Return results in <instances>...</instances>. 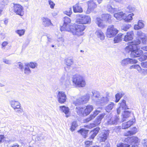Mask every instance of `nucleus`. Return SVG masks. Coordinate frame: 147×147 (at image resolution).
Listing matches in <instances>:
<instances>
[{
	"label": "nucleus",
	"mask_w": 147,
	"mask_h": 147,
	"mask_svg": "<svg viewBox=\"0 0 147 147\" xmlns=\"http://www.w3.org/2000/svg\"><path fill=\"white\" fill-rule=\"evenodd\" d=\"M71 20L69 18L65 16L64 18L63 23L60 28L61 31H67L70 32L74 35L78 37L81 36L82 31L84 30L85 26L82 25L74 24L70 25Z\"/></svg>",
	"instance_id": "f257e3e1"
},
{
	"label": "nucleus",
	"mask_w": 147,
	"mask_h": 147,
	"mask_svg": "<svg viewBox=\"0 0 147 147\" xmlns=\"http://www.w3.org/2000/svg\"><path fill=\"white\" fill-rule=\"evenodd\" d=\"M140 43V41L139 40L128 42L127 43V46L125 48V50L128 53L131 52V55L134 57H138L141 55L139 59L142 61L147 59V56L142 55V51L140 49L138 46Z\"/></svg>",
	"instance_id": "f03ea898"
},
{
	"label": "nucleus",
	"mask_w": 147,
	"mask_h": 147,
	"mask_svg": "<svg viewBox=\"0 0 147 147\" xmlns=\"http://www.w3.org/2000/svg\"><path fill=\"white\" fill-rule=\"evenodd\" d=\"M101 18H97L95 23L99 28L103 29L106 27V25L103 23V20L106 22L109 23L111 21V16L107 13L103 14L101 15Z\"/></svg>",
	"instance_id": "7ed1b4c3"
},
{
	"label": "nucleus",
	"mask_w": 147,
	"mask_h": 147,
	"mask_svg": "<svg viewBox=\"0 0 147 147\" xmlns=\"http://www.w3.org/2000/svg\"><path fill=\"white\" fill-rule=\"evenodd\" d=\"M72 82L76 87L83 88L86 85V82L84 77L80 75H74L73 78Z\"/></svg>",
	"instance_id": "20e7f679"
},
{
	"label": "nucleus",
	"mask_w": 147,
	"mask_h": 147,
	"mask_svg": "<svg viewBox=\"0 0 147 147\" xmlns=\"http://www.w3.org/2000/svg\"><path fill=\"white\" fill-rule=\"evenodd\" d=\"M91 22V18L90 17L88 16L83 15L80 18L76 21L77 24L76 25H82L85 26L84 30L82 31V34L81 36L84 34L83 31L86 28V26L84 24H90Z\"/></svg>",
	"instance_id": "39448f33"
},
{
	"label": "nucleus",
	"mask_w": 147,
	"mask_h": 147,
	"mask_svg": "<svg viewBox=\"0 0 147 147\" xmlns=\"http://www.w3.org/2000/svg\"><path fill=\"white\" fill-rule=\"evenodd\" d=\"M93 109L92 105H88L84 107L80 108L78 110V112L84 116H87L93 110Z\"/></svg>",
	"instance_id": "423d86ee"
},
{
	"label": "nucleus",
	"mask_w": 147,
	"mask_h": 147,
	"mask_svg": "<svg viewBox=\"0 0 147 147\" xmlns=\"http://www.w3.org/2000/svg\"><path fill=\"white\" fill-rule=\"evenodd\" d=\"M90 97L88 95L81 96L74 100L73 104L76 106H78L87 103L89 100Z\"/></svg>",
	"instance_id": "0eeeda50"
},
{
	"label": "nucleus",
	"mask_w": 147,
	"mask_h": 147,
	"mask_svg": "<svg viewBox=\"0 0 147 147\" xmlns=\"http://www.w3.org/2000/svg\"><path fill=\"white\" fill-rule=\"evenodd\" d=\"M119 30L113 25L109 26L107 29L106 35L107 37L113 38L118 33Z\"/></svg>",
	"instance_id": "6e6552de"
},
{
	"label": "nucleus",
	"mask_w": 147,
	"mask_h": 147,
	"mask_svg": "<svg viewBox=\"0 0 147 147\" xmlns=\"http://www.w3.org/2000/svg\"><path fill=\"white\" fill-rule=\"evenodd\" d=\"M86 3L87 8L86 13L87 14H88L92 12L97 7V5L94 0H90Z\"/></svg>",
	"instance_id": "1a4fd4ad"
},
{
	"label": "nucleus",
	"mask_w": 147,
	"mask_h": 147,
	"mask_svg": "<svg viewBox=\"0 0 147 147\" xmlns=\"http://www.w3.org/2000/svg\"><path fill=\"white\" fill-rule=\"evenodd\" d=\"M9 103L11 107L17 112L20 113L22 111L20 108V104L19 102L15 100H11L9 101Z\"/></svg>",
	"instance_id": "9d476101"
},
{
	"label": "nucleus",
	"mask_w": 147,
	"mask_h": 147,
	"mask_svg": "<svg viewBox=\"0 0 147 147\" xmlns=\"http://www.w3.org/2000/svg\"><path fill=\"white\" fill-rule=\"evenodd\" d=\"M57 98L58 102L61 104L65 103L67 99V96L65 92L63 91H58Z\"/></svg>",
	"instance_id": "9b49d317"
},
{
	"label": "nucleus",
	"mask_w": 147,
	"mask_h": 147,
	"mask_svg": "<svg viewBox=\"0 0 147 147\" xmlns=\"http://www.w3.org/2000/svg\"><path fill=\"white\" fill-rule=\"evenodd\" d=\"M13 11L16 14L22 16L23 14L22 7L20 5L13 3Z\"/></svg>",
	"instance_id": "f8f14e48"
},
{
	"label": "nucleus",
	"mask_w": 147,
	"mask_h": 147,
	"mask_svg": "<svg viewBox=\"0 0 147 147\" xmlns=\"http://www.w3.org/2000/svg\"><path fill=\"white\" fill-rule=\"evenodd\" d=\"M100 128L99 127H97L93 129L90 131V135L89 137V139L90 140H93L95 136L99 133Z\"/></svg>",
	"instance_id": "ddd939ff"
},
{
	"label": "nucleus",
	"mask_w": 147,
	"mask_h": 147,
	"mask_svg": "<svg viewBox=\"0 0 147 147\" xmlns=\"http://www.w3.org/2000/svg\"><path fill=\"white\" fill-rule=\"evenodd\" d=\"M100 112V111L95 110L92 114H91L89 117L84 120V122L87 123L92 120Z\"/></svg>",
	"instance_id": "4468645a"
},
{
	"label": "nucleus",
	"mask_w": 147,
	"mask_h": 147,
	"mask_svg": "<svg viewBox=\"0 0 147 147\" xmlns=\"http://www.w3.org/2000/svg\"><path fill=\"white\" fill-rule=\"evenodd\" d=\"M134 36V34L133 31L128 32L124 36L123 40L126 42L131 41L133 39Z\"/></svg>",
	"instance_id": "2eb2a0df"
},
{
	"label": "nucleus",
	"mask_w": 147,
	"mask_h": 147,
	"mask_svg": "<svg viewBox=\"0 0 147 147\" xmlns=\"http://www.w3.org/2000/svg\"><path fill=\"white\" fill-rule=\"evenodd\" d=\"M17 65L19 66L18 68L23 71L24 74H27L28 73L27 63L23 64L21 62H18L17 63Z\"/></svg>",
	"instance_id": "dca6fc26"
},
{
	"label": "nucleus",
	"mask_w": 147,
	"mask_h": 147,
	"mask_svg": "<svg viewBox=\"0 0 147 147\" xmlns=\"http://www.w3.org/2000/svg\"><path fill=\"white\" fill-rule=\"evenodd\" d=\"M130 69H136L142 74H147V69H141L140 66L138 65H134L129 67Z\"/></svg>",
	"instance_id": "f3484780"
},
{
	"label": "nucleus",
	"mask_w": 147,
	"mask_h": 147,
	"mask_svg": "<svg viewBox=\"0 0 147 147\" xmlns=\"http://www.w3.org/2000/svg\"><path fill=\"white\" fill-rule=\"evenodd\" d=\"M73 11L74 13H81L83 9L79 3H77L73 6Z\"/></svg>",
	"instance_id": "a211bd4d"
},
{
	"label": "nucleus",
	"mask_w": 147,
	"mask_h": 147,
	"mask_svg": "<svg viewBox=\"0 0 147 147\" xmlns=\"http://www.w3.org/2000/svg\"><path fill=\"white\" fill-rule=\"evenodd\" d=\"M137 131V128L136 127H134L131 129V130L125 132L124 135L125 136H131L135 134Z\"/></svg>",
	"instance_id": "6ab92c4d"
},
{
	"label": "nucleus",
	"mask_w": 147,
	"mask_h": 147,
	"mask_svg": "<svg viewBox=\"0 0 147 147\" xmlns=\"http://www.w3.org/2000/svg\"><path fill=\"white\" fill-rule=\"evenodd\" d=\"M88 130H86L84 128H81L78 131V132L84 138H86L88 136Z\"/></svg>",
	"instance_id": "aec40b11"
},
{
	"label": "nucleus",
	"mask_w": 147,
	"mask_h": 147,
	"mask_svg": "<svg viewBox=\"0 0 147 147\" xmlns=\"http://www.w3.org/2000/svg\"><path fill=\"white\" fill-rule=\"evenodd\" d=\"M59 108L60 109L61 111L64 113L66 115V116L67 117H68L69 115V108L65 107V106H61L59 107Z\"/></svg>",
	"instance_id": "412c9836"
},
{
	"label": "nucleus",
	"mask_w": 147,
	"mask_h": 147,
	"mask_svg": "<svg viewBox=\"0 0 147 147\" xmlns=\"http://www.w3.org/2000/svg\"><path fill=\"white\" fill-rule=\"evenodd\" d=\"M109 135V132L108 131H106L100 137V142H104L107 139Z\"/></svg>",
	"instance_id": "4be33fe9"
},
{
	"label": "nucleus",
	"mask_w": 147,
	"mask_h": 147,
	"mask_svg": "<svg viewBox=\"0 0 147 147\" xmlns=\"http://www.w3.org/2000/svg\"><path fill=\"white\" fill-rule=\"evenodd\" d=\"M114 17L118 20H123L124 17L125 16V13L122 12L115 13L114 14Z\"/></svg>",
	"instance_id": "5701e85b"
},
{
	"label": "nucleus",
	"mask_w": 147,
	"mask_h": 147,
	"mask_svg": "<svg viewBox=\"0 0 147 147\" xmlns=\"http://www.w3.org/2000/svg\"><path fill=\"white\" fill-rule=\"evenodd\" d=\"M129 139L131 140V143H132L137 144L140 142L139 139L136 136H133L125 138V140H128Z\"/></svg>",
	"instance_id": "b1692460"
},
{
	"label": "nucleus",
	"mask_w": 147,
	"mask_h": 147,
	"mask_svg": "<svg viewBox=\"0 0 147 147\" xmlns=\"http://www.w3.org/2000/svg\"><path fill=\"white\" fill-rule=\"evenodd\" d=\"M123 62L124 64H135L137 62V61L136 59H132L126 58L123 61Z\"/></svg>",
	"instance_id": "393cba45"
},
{
	"label": "nucleus",
	"mask_w": 147,
	"mask_h": 147,
	"mask_svg": "<svg viewBox=\"0 0 147 147\" xmlns=\"http://www.w3.org/2000/svg\"><path fill=\"white\" fill-rule=\"evenodd\" d=\"M144 23L141 20H139L138 23V24H135L134 26V28L135 30H138L142 29L144 27Z\"/></svg>",
	"instance_id": "a878e982"
},
{
	"label": "nucleus",
	"mask_w": 147,
	"mask_h": 147,
	"mask_svg": "<svg viewBox=\"0 0 147 147\" xmlns=\"http://www.w3.org/2000/svg\"><path fill=\"white\" fill-rule=\"evenodd\" d=\"M105 115V113H101L97 117L96 120H95V123H94L96 124V126L100 123L101 121L104 118Z\"/></svg>",
	"instance_id": "bb28decb"
},
{
	"label": "nucleus",
	"mask_w": 147,
	"mask_h": 147,
	"mask_svg": "<svg viewBox=\"0 0 147 147\" xmlns=\"http://www.w3.org/2000/svg\"><path fill=\"white\" fill-rule=\"evenodd\" d=\"M131 111H124L122 115L123 121H125L127 118L129 117L131 115Z\"/></svg>",
	"instance_id": "cd10ccee"
},
{
	"label": "nucleus",
	"mask_w": 147,
	"mask_h": 147,
	"mask_svg": "<svg viewBox=\"0 0 147 147\" xmlns=\"http://www.w3.org/2000/svg\"><path fill=\"white\" fill-rule=\"evenodd\" d=\"M123 34L121 33L118 34L114 38V43H117L121 41L122 39Z\"/></svg>",
	"instance_id": "c85d7f7f"
},
{
	"label": "nucleus",
	"mask_w": 147,
	"mask_h": 147,
	"mask_svg": "<svg viewBox=\"0 0 147 147\" xmlns=\"http://www.w3.org/2000/svg\"><path fill=\"white\" fill-rule=\"evenodd\" d=\"M133 122L131 121H129L127 122L123 123L122 125V128L123 129H127L133 125Z\"/></svg>",
	"instance_id": "c756f323"
},
{
	"label": "nucleus",
	"mask_w": 147,
	"mask_h": 147,
	"mask_svg": "<svg viewBox=\"0 0 147 147\" xmlns=\"http://www.w3.org/2000/svg\"><path fill=\"white\" fill-rule=\"evenodd\" d=\"M42 21L45 27L53 25L50 20L47 18H43L42 19Z\"/></svg>",
	"instance_id": "7c9ffc66"
},
{
	"label": "nucleus",
	"mask_w": 147,
	"mask_h": 147,
	"mask_svg": "<svg viewBox=\"0 0 147 147\" xmlns=\"http://www.w3.org/2000/svg\"><path fill=\"white\" fill-rule=\"evenodd\" d=\"M95 33L97 37L100 40H102L105 39V36L104 33L100 30H97Z\"/></svg>",
	"instance_id": "2f4dec72"
},
{
	"label": "nucleus",
	"mask_w": 147,
	"mask_h": 147,
	"mask_svg": "<svg viewBox=\"0 0 147 147\" xmlns=\"http://www.w3.org/2000/svg\"><path fill=\"white\" fill-rule=\"evenodd\" d=\"M133 15L134 14L133 13H130L128 15L125 14V16L124 17L123 20L125 22H129L132 20V17Z\"/></svg>",
	"instance_id": "473e14b6"
},
{
	"label": "nucleus",
	"mask_w": 147,
	"mask_h": 147,
	"mask_svg": "<svg viewBox=\"0 0 147 147\" xmlns=\"http://www.w3.org/2000/svg\"><path fill=\"white\" fill-rule=\"evenodd\" d=\"M125 140L124 142H120L117 143L116 145L117 147H130V145L127 143L125 142Z\"/></svg>",
	"instance_id": "72a5a7b5"
},
{
	"label": "nucleus",
	"mask_w": 147,
	"mask_h": 147,
	"mask_svg": "<svg viewBox=\"0 0 147 147\" xmlns=\"http://www.w3.org/2000/svg\"><path fill=\"white\" fill-rule=\"evenodd\" d=\"M114 106V104L113 102H111L106 107V110L107 112H109L112 110Z\"/></svg>",
	"instance_id": "f704fd0d"
},
{
	"label": "nucleus",
	"mask_w": 147,
	"mask_h": 147,
	"mask_svg": "<svg viewBox=\"0 0 147 147\" xmlns=\"http://www.w3.org/2000/svg\"><path fill=\"white\" fill-rule=\"evenodd\" d=\"M123 94L121 93H117L115 95V102H117L122 97Z\"/></svg>",
	"instance_id": "c9c22d12"
},
{
	"label": "nucleus",
	"mask_w": 147,
	"mask_h": 147,
	"mask_svg": "<svg viewBox=\"0 0 147 147\" xmlns=\"http://www.w3.org/2000/svg\"><path fill=\"white\" fill-rule=\"evenodd\" d=\"M66 15L70 16L71 15L72 12V8L71 7H70L69 9L63 12Z\"/></svg>",
	"instance_id": "e433bc0d"
},
{
	"label": "nucleus",
	"mask_w": 147,
	"mask_h": 147,
	"mask_svg": "<svg viewBox=\"0 0 147 147\" xmlns=\"http://www.w3.org/2000/svg\"><path fill=\"white\" fill-rule=\"evenodd\" d=\"M120 106L121 107L124 108L125 109H128V108H127V107L126 104V101L124 100H122L121 102L120 103Z\"/></svg>",
	"instance_id": "4c0bfd02"
},
{
	"label": "nucleus",
	"mask_w": 147,
	"mask_h": 147,
	"mask_svg": "<svg viewBox=\"0 0 147 147\" xmlns=\"http://www.w3.org/2000/svg\"><path fill=\"white\" fill-rule=\"evenodd\" d=\"M107 8L108 11L111 13H114L115 10V9L114 8H112L111 5H107Z\"/></svg>",
	"instance_id": "58836bf2"
},
{
	"label": "nucleus",
	"mask_w": 147,
	"mask_h": 147,
	"mask_svg": "<svg viewBox=\"0 0 147 147\" xmlns=\"http://www.w3.org/2000/svg\"><path fill=\"white\" fill-rule=\"evenodd\" d=\"M66 64L68 66H70L74 63L73 60L72 59H67L66 60Z\"/></svg>",
	"instance_id": "ea45409f"
},
{
	"label": "nucleus",
	"mask_w": 147,
	"mask_h": 147,
	"mask_svg": "<svg viewBox=\"0 0 147 147\" xmlns=\"http://www.w3.org/2000/svg\"><path fill=\"white\" fill-rule=\"evenodd\" d=\"M77 122L76 121H73L72 123V124L70 127V129L71 131H74L76 128L77 126Z\"/></svg>",
	"instance_id": "a19ab883"
},
{
	"label": "nucleus",
	"mask_w": 147,
	"mask_h": 147,
	"mask_svg": "<svg viewBox=\"0 0 147 147\" xmlns=\"http://www.w3.org/2000/svg\"><path fill=\"white\" fill-rule=\"evenodd\" d=\"M96 126L94 123H90L89 124L84 125V127L88 129H91Z\"/></svg>",
	"instance_id": "79ce46f5"
},
{
	"label": "nucleus",
	"mask_w": 147,
	"mask_h": 147,
	"mask_svg": "<svg viewBox=\"0 0 147 147\" xmlns=\"http://www.w3.org/2000/svg\"><path fill=\"white\" fill-rule=\"evenodd\" d=\"M84 144L85 147H89L92 145L93 142L92 141L87 140L84 142Z\"/></svg>",
	"instance_id": "37998d69"
},
{
	"label": "nucleus",
	"mask_w": 147,
	"mask_h": 147,
	"mask_svg": "<svg viewBox=\"0 0 147 147\" xmlns=\"http://www.w3.org/2000/svg\"><path fill=\"white\" fill-rule=\"evenodd\" d=\"M25 30L24 29L21 30H17L16 31V32L20 36H21L24 34Z\"/></svg>",
	"instance_id": "c03bdc74"
},
{
	"label": "nucleus",
	"mask_w": 147,
	"mask_h": 147,
	"mask_svg": "<svg viewBox=\"0 0 147 147\" xmlns=\"http://www.w3.org/2000/svg\"><path fill=\"white\" fill-rule=\"evenodd\" d=\"M144 34L141 31H138L137 32V35L138 39H136V40H139L140 41L139 39L141 38V37L143 36ZM141 42V41H140Z\"/></svg>",
	"instance_id": "a18cd8bd"
},
{
	"label": "nucleus",
	"mask_w": 147,
	"mask_h": 147,
	"mask_svg": "<svg viewBox=\"0 0 147 147\" xmlns=\"http://www.w3.org/2000/svg\"><path fill=\"white\" fill-rule=\"evenodd\" d=\"M29 66L32 68H34L37 66V64L35 63L31 62L30 63Z\"/></svg>",
	"instance_id": "49530a36"
},
{
	"label": "nucleus",
	"mask_w": 147,
	"mask_h": 147,
	"mask_svg": "<svg viewBox=\"0 0 147 147\" xmlns=\"http://www.w3.org/2000/svg\"><path fill=\"white\" fill-rule=\"evenodd\" d=\"M48 2L50 8L51 9H53L55 5V3L51 0H49Z\"/></svg>",
	"instance_id": "de8ad7c7"
},
{
	"label": "nucleus",
	"mask_w": 147,
	"mask_h": 147,
	"mask_svg": "<svg viewBox=\"0 0 147 147\" xmlns=\"http://www.w3.org/2000/svg\"><path fill=\"white\" fill-rule=\"evenodd\" d=\"M146 36H144L143 37L141 38L140 39L142 40V42L143 43H146Z\"/></svg>",
	"instance_id": "09e8293b"
},
{
	"label": "nucleus",
	"mask_w": 147,
	"mask_h": 147,
	"mask_svg": "<svg viewBox=\"0 0 147 147\" xmlns=\"http://www.w3.org/2000/svg\"><path fill=\"white\" fill-rule=\"evenodd\" d=\"M141 65L142 67L144 68H147V61L142 62Z\"/></svg>",
	"instance_id": "8fccbe9b"
},
{
	"label": "nucleus",
	"mask_w": 147,
	"mask_h": 147,
	"mask_svg": "<svg viewBox=\"0 0 147 147\" xmlns=\"http://www.w3.org/2000/svg\"><path fill=\"white\" fill-rule=\"evenodd\" d=\"M3 61L6 64H11L10 61L5 59H3Z\"/></svg>",
	"instance_id": "3c124183"
},
{
	"label": "nucleus",
	"mask_w": 147,
	"mask_h": 147,
	"mask_svg": "<svg viewBox=\"0 0 147 147\" xmlns=\"http://www.w3.org/2000/svg\"><path fill=\"white\" fill-rule=\"evenodd\" d=\"M8 43L7 41L3 42L2 44V48L5 47L8 44Z\"/></svg>",
	"instance_id": "603ef678"
},
{
	"label": "nucleus",
	"mask_w": 147,
	"mask_h": 147,
	"mask_svg": "<svg viewBox=\"0 0 147 147\" xmlns=\"http://www.w3.org/2000/svg\"><path fill=\"white\" fill-rule=\"evenodd\" d=\"M4 138V136L3 135H0V143L2 142V139Z\"/></svg>",
	"instance_id": "864d4df0"
},
{
	"label": "nucleus",
	"mask_w": 147,
	"mask_h": 147,
	"mask_svg": "<svg viewBox=\"0 0 147 147\" xmlns=\"http://www.w3.org/2000/svg\"><path fill=\"white\" fill-rule=\"evenodd\" d=\"M120 107L118 108L117 109V113L118 114H119L120 112Z\"/></svg>",
	"instance_id": "5fc2aeb1"
},
{
	"label": "nucleus",
	"mask_w": 147,
	"mask_h": 147,
	"mask_svg": "<svg viewBox=\"0 0 147 147\" xmlns=\"http://www.w3.org/2000/svg\"><path fill=\"white\" fill-rule=\"evenodd\" d=\"M129 28L127 27V26H125L123 28V30L125 31H126L127 29Z\"/></svg>",
	"instance_id": "6e6d98bb"
},
{
	"label": "nucleus",
	"mask_w": 147,
	"mask_h": 147,
	"mask_svg": "<svg viewBox=\"0 0 147 147\" xmlns=\"http://www.w3.org/2000/svg\"><path fill=\"white\" fill-rule=\"evenodd\" d=\"M143 49L144 50L147 51V46L143 47Z\"/></svg>",
	"instance_id": "4d7b16f0"
},
{
	"label": "nucleus",
	"mask_w": 147,
	"mask_h": 147,
	"mask_svg": "<svg viewBox=\"0 0 147 147\" xmlns=\"http://www.w3.org/2000/svg\"><path fill=\"white\" fill-rule=\"evenodd\" d=\"M102 0H98L97 2H98V3L99 4H100L102 2Z\"/></svg>",
	"instance_id": "13d9d810"
},
{
	"label": "nucleus",
	"mask_w": 147,
	"mask_h": 147,
	"mask_svg": "<svg viewBox=\"0 0 147 147\" xmlns=\"http://www.w3.org/2000/svg\"><path fill=\"white\" fill-rule=\"evenodd\" d=\"M91 147H100V146L97 145H95Z\"/></svg>",
	"instance_id": "bf43d9fd"
},
{
	"label": "nucleus",
	"mask_w": 147,
	"mask_h": 147,
	"mask_svg": "<svg viewBox=\"0 0 147 147\" xmlns=\"http://www.w3.org/2000/svg\"><path fill=\"white\" fill-rule=\"evenodd\" d=\"M131 147H138V146L137 145H132L131 146Z\"/></svg>",
	"instance_id": "052dcab7"
},
{
	"label": "nucleus",
	"mask_w": 147,
	"mask_h": 147,
	"mask_svg": "<svg viewBox=\"0 0 147 147\" xmlns=\"http://www.w3.org/2000/svg\"><path fill=\"white\" fill-rule=\"evenodd\" d=\"M51 47H54V45H52L51 46Z\"/></svg>",
	"instance_id": "680f3d73"
},
{
	"label": "nucleus",
	"mask_w": 147,
	"mask_h": 147,
	"mask_svg": "<svg viewBox=\"0 0 147 147\" xmlns=\"http://www.w3.org/2000/svg\"><path fill=\"white\" fill-rule=\"evenodd\" d=\"M5 23H6V22H5V21L4 22Z\"/></svg>",
	"instance_id": "e2e57ef3"
},
{
	"label": "nucleus",
	"mask_w": 147,
	"mask_h": 147,
	"mask_svg": "<svg viewBox=\"0 0 147 147\" xmlns=\"http://www.w3.org/2000/svg\"><path fill=\"white\" fill-rule=\"evenodd\" d=\"M80 51H81V52H82V50H81Z\"/></svg>",
	"instance_id": "0e129e2a"
}]
</instances>
